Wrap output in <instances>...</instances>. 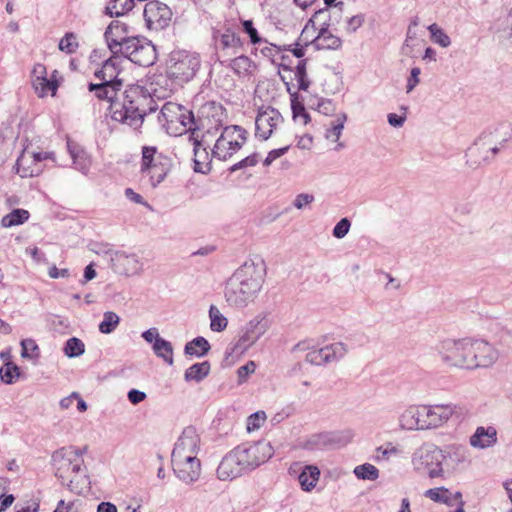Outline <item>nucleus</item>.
Here are the masks:
<instances>
[{
    "label": "nucleus",
    "mask_w": 512,
    "mask_h": 512,
    "mask_svg": "<svg viewBox=\"0 0 512 512\" xmlns=\"http://www.w3.org/2000/svg\"><path fill=\"white\" fill-rule=\"evenodd\" d=\"M311 43L316 49L337 50L342 46V40L332 34L327 27H321Z\"/></svg>",
    "instance_id": "obj_30"
},
{
    "label": "nucleus",
    "mask_w": 512,
    "mask_h": 512,
    "mask_svg": "<svg viewBox=\"0 0 512 512\" xmlns=\"http://www.w3.org/2000/svg\"><path fill=\"white\" fill-rule=\"evenodd\" d=\"M488 138L484 133L466 151V164L470 168H477L482 164L490 163L492 157L488 155Z\"/></svg>",
    "instance_id": "obj_27"
},
{
    "label": "nucleus",
    "mask_w": 512,
    "mask_h": 512,
    "mask_svg": "<svg viewBox=\"0 0 512 512\" xmlns=\"http://www.w3.org/2000/svg\"><path fill=\"white\" fill-rule=\"evenodd\" d=\"M47 77V70L46 67L41 64L37 63L34 65L32 70V84H35L38 81H43L44 78Z\"/></svg>",
    "instance_id": "obj_62"
},
{
    "label": "nucleus",
    "mask_w": 512,
    "mask_h": 512,
    "mask_svg": "<svg viewBox=\"0 0 512 512\" xmlns=\"http://www.w3.org/2000/svg\"><path fill=\"white\" fill-rule=\"evenodd\" d=\"M499 358V351L483 339L472 338L471 370L489 368Z\"/></svg>",
    "instance_id": "obj_19"
},
{
    "label": "nucleus",
    "mask_w": 512,
    "mask_h": 512,
    "mask_svg": "<svg viewBox=\"0 0 512 512\" xmlns=\"http://www.w3.org/2000/svg\"><path fill=\"white\" fill-rule=\"evenodd\" d=\"M141 336L147 343H152L153 345L155 342L162 339V337H160L158 329L155 327H152L144 331Z\"/></svg>",
    "instance_id": "obj_64"
},
{
    "label": "nucleus",
    "mask_w": 512,
    "mask_h": 512,
    "mask_svg": "<svg viewBox=\"0 0 512 512\" xmlns=\"http://www.w3.org/2000/svg\"><path fill=\"white\" fill-rule=\"evenodd\" d=\"M210 349L211 346L208 340L202 336H198L185 344L184 353L188 356L200 358L205 356Z\"/></svg>",
    "instance_id": "obj_35"
},
{
    "label": "nucleus",
    "mask_w": 512,
    "mask_h": 512,
    "mask_svg": "<svg viewBox=\"0 0 512 512\" xmlns=\"http://www.w3.org/2000/svg\"><path fill=\"white\" fill-rule=\"evenodd\" d=\"M243 31L249 36L250 42L253 45L261 46L264 39L259 36L257 29L254 27L252 20L242 21Z\"/></svg>",
    "instance_id": "obj_51"
},
{
    "label": "nucleus",
    "mask_w": 512,
    "mask_h": 512,
    "mask_svg": "<svg viewBox=\"0 0 512 512\" xmlns=\"http://www.w3.org/2000/svg\"><path fill=\"white\" fill-rule=\"evenodd\" d=\"M421 70L419 67H413L410 72V76L407 79L406 92L410 93L420 82L419 75Z\"/></svg>",
    "instance_id": "obj_60"
},
{
    "label": "nucleus",
    "mask_w": 512,
    "mask_h": 512,
    "mask_svg": "<svg viewBox=\"0 0 512 512\" xmlns=\"http://www.w3.org/2000/svg\"><path fill=\"white\" fill-rule=\"evenodd\" d=\"M35 92L39 97H44L48 94V92H52V95L56 93L58 88V84L53 79H48L47 77L43 79V81H38L33 84Z\"/></svg>",
    "instance_id": "obj_48"
},
{
    "label": "nucleus",
    "mask_w": 512,
    "mask_h": 512,
    "mask_svg": "<svg viewBox=\"0 0 512 512\" xmlns=\"http://www.w3.org/2000/svg\"><path fill=\"white\" fill-rule=\"evenodd\" d=\"M346 121L347 115L345 113H340L334 120L331 121L330 127L326 130L325 138L331 142L338 143L336 150L344 147L343 143L339 142V139L341 137Z\"/></svg>",
    "instance_id": "obj_34"
},
{
    "label": "nucleus",
    "mask_w": 512,
    "mask_h": 512,
    "mask_svg": "<svg viewBox=\"0 0 512 512\" xmlns=\"http://www.w3.org/2000/svg\"><path fill=\"white\" fill-rule=\"evenodd\" d=\"M353 473L358 479L375 481L379 477V470L370 463L358 465L354 468Z\"/></svg>",
    "instance_id": "obj_43"
},
{
    "label": "nucleus",
    "mask_w": 512,
    "mask_h": 512,
    "mask_svg": "<svg viewBox=\"0 0 512 512\" xmlns=\"http://www.w3.org/2000/svg\"><path fill=\"white\" fill-rule=\"evenodd\" d=\"M314 200H315V198L312 194L300 193V194L296 195V197L294 198V200L292 202V205L296 209L302 210L305 207L309 206L311 203H313Z\"/></svg>",
    "instance_id": "obj_56"
},
{
    "label": "nucleus",
    "mask_w": 512,
    "mask_h": 512,
    "mask_svg": "<svg viewBox=\"0 0 512 512\" xmlns=\"http://www.w3.org/2000/svg\"><path fill=\"white\" fill-rule=\"evenodd\" d=\"M121 63L122 59L118 54H113L110 58H108L102 65V67L95 71L94 75L97 79L102 82L116 84V82H121L123 84V80L119 78L121 73Z\"/></svg>",
    "instance_id": "obj_28"
},
{
    "label": "nucleus",
    "mask_w": 512,
    "mask_h": 512,
    "mask_svg": "<svg viewBox=\"0 0 512 512\" xmlns=\"http://www.w3.org/2000/svg\"><path fill=\"white\" fill-rule=\"evenodd\" d=\"M200 57L196 53L180 51L173 53L168 66V75L179 83L190 81L200 68Z\"/></svg>",
    "instance_id": "obj_9"
},
{
    "label": "nucleus",
    "mask_w": 512,
    "mask_h": 512,
    "mask_svg": "<svg viewBox=\"0 0 512 512\" xmlns=\"http://www.w3.org/2000/svg\"><path fill=\"white\" fill-rule=\"evenodd\" d=\"M352 438L350 430L321 432L307 438L302 447L310 451L333 449L348 444Z\"/></svg>",
    "instance_id": "obj_14"
},
{
    "label": "nucleus",
    "mask_w": 512,
    "mask_h": 512,
    "mask_svg": "<svg viewBox=\"0 0 512 512\" xmlns=\"http://www.w3.org/2000/svg\"><path fill=\"white\" fill-rule=\"evenodd\" d=\"M158 122L172 136H180L187 131L195 133L193 113L184 106L166 102L158 115Z\"/></svg>",
    "instance_id": "obj_7"
},
{
    "label": "nucleus",
    "mask_w": 512,
    "mask_h": 512,
    "mask_svg": "<svg viewBox=\"0 0 512 512\" xmlns=\"http://www.w3.org/2000/svg\"><path fill=\"white\" fill-rule=\"evenodd\" d=\"M120 323V317L112 311H107L103 315V320L99 324V330L103 334L112 333Z\"/></svg>",
    "instance_id": "obj_45"
},
{
    "label": "nucleus",
    "mask_w": 512,
    "mask_h": 512,
    "mask_svg": "<svg viewBox=\"0 0 512 512\" xmlns=\"http://www.w3.org/2000/svg\"><path fill=\"white\" fill-rule=\"evenodd\" d=\"M55 476L61 480L71 492L80 494L84 475L81 474L83 459L79 449L63 447L52 455Z\"/></svg>",
    "instance_id": "obj_5"
},
{
    "label": "nucleus",
    "mask_w": 512,
    "mask_h": 512,
    "mask_svg": "<svg viewBox=\"0 0 512 512\" xmlns=\"http://www.w3.org/2000/svg\"><path fill=\"white\" fill-rule=\"evenodd\" d=\"M200 450V437L192 426L184 428L177 439L171 456H198Z\"/></svg>",
    "instance_id": "obj_23"
},
{
    "label": "nucleus",
    "mask_w": 512,
    "mask_h": 512,
    "mask_svg": "<svg viewBox=\"0 0 512 512\" xmlns=\"http://www.w3.org/2000/svg\"><path fill=\"white\" fill-rule=\"evenodd\" d=\"M428 30L430 32L431 40L434 43L440 45L443 48H447L448 46H450V37L436 23H433L430 26H428Z\"/></svg>",
    "instance_id": "obj_46"
},
{
    "label": "nucleus",
    "mask_w": 512,
    "mask_h": 512,
    "mask_svg": "<svg viewBox=\"0 0 512 512\" xmlns=\"http://www.w3.org/2000/svg\"><path fill=\"white\" fill-rule=\"evenodd\" d=\"M212 40L215 55L221 63L227 62L230 56L237 54L242 48L239 35L229 27L214 29Z\"/></svg>",
    "instance_id": "obj_11"
},
{
    "label": "nucleus",
    "mask_w": 512,
    "mask_h": 512,
    "mask_svg": "<svg viewBox=\"0 0 512 512\" xmlns=\"http://www.w3.org/2000/svg\"><path fill=\"white\" fill-rule=\"evenodd\" d=\"M269 326L270 323L266 316L261 314L255 316L244 326L236 347L241 350L248 349L267 332Z\"/></svg>",
    "instance_id": "obj_20"
},
{
    "label": "nucleus",
    "mask_w": 512,
    "mask_h": 512,
    "mask_svg": "<svg viewBox=\"0 0 512 512\" xmlns=\"http://www.w3.org/2000/svg\"><path fill=\"white\" fill-rule=\"evenodd\" d=\"M256 364L253 361L247 362L245 365L237 369L238 383L241 384L246 381L247 377L254 373Z\"/></svg>",
    "instance_id": "obj_58"
},
{
    "label": "nucleus",
    "mask_w": 512,
    "mask_h": 512,
    "mask_svg": "<svg viewBox=\"0 0 512 512\" xmlns=\"http://www.w3.org/2000/svg\"><path fill=\"white\" fill-rule=\"evenodd\" d=\"M84 352L85 345L80 339L72 337L66 341L64 346V353L69 358L78 357L82 355Z\"/></svg>",
    "instance_id": "obj_47"
},
{
    "label": "nucleus",
    "mask_w": 512,
    "mask_h": 512,
    "mask_svg": "<svg viewBox=\"0 0 512 512\" xmlns=\"http://www.w3.org/2000/svg\"><path fill=\"white\" fill-rule=\"evenodd\" d=\"M1 380L6 384H12L19 377V368L12 362L6 363L0 368Z\"/></svg>",
    "instance_id": "obj_49"
},
{
    "label": "nucleus",
    "mask_w": 512,
    "mask_h": 512,
    "mask_svg": "<svg viewBox=\"0 0 512 512\" xmlns=\"http://www.w3.org/2000/svg\"><path fill=\"white\" fill-rule=\"evenodd\" d=\"M77 48L78 42L73 33H67L59 42V49L68 54L74 53Z\"/></svg>",
    "instance_id": "obj_52"
},
{
    "label": "nucleus",
    "mask_w": 512,
    "mask_h": 512,
    "mask_svg": "<svg viewBox=\"0 0 512 512\" xmlns=\"http://www.w3.org/2000/svg\"><path fill=\"white\" fill-rule=\"evenodd\" d=\"M326 12H327V10H325V9L317 10L314 13L313 17L307 22V24L303 28L302 33L298 39L299 41L303 42L304 45H308V46L312 45L311 40L315 37L314 33L316 31L315 21L322 15H325Z\"/></svg>",
    "instance_id": "obj_38"
},
{
    "label": "nucleus",
    "mask_w": 512,
    "mask_h": 512,
    "mask_svg": "<svg viewBox=\"0 0 512 512\" xmlns=\"http://www.w3.org/2000/svg\"><path fill=\"white\" fill-rule=\"evenodd\" d=\"M133 6L134 0H110L106 10L111 17H118L130 11Z\"/></svg>",
    "instance_id": "obj_42"
},
{
    "label": "nucleus",
    "mask_w": 512,
    "mask_h": 512,
    "mask_svg": "<svg viewBox=\"0 0 512 512\" xmlns=\"http://www.w3.org/2000/svg\"><path fill=\"white\" fill-rule=\"evenodd\" d=\"M229 67L239 76L247 75L253 68V62L248 56L240 55L230 60Z\"/></svg>",
    "instance_id": "obj_41"
},
{
    "label": "nucleus",
    "mask_w": 512,
    "mask_h": 512,
    "mask_svg": "<svg viewBox=\"0 0 512 512\" xmlns=\"http://www.w3.org/2000/svg\"><path fill=\"white\" fill-rule=\"evenodd\" d=\"M68 152L73 160V165L76 170L82 174H87L91 166V159L87 152L77 144L68 141Z\"/></svg>",
    "instance_id": "obj_31"
},
{
    "label": "nucleus",
    "mask_w": 512,
    "mask_h": 512,
    "mask_svg": "<svg viewBox=\"0 0 512 512\" xmlns=\"http://www.w3.org/2000/svg\"><path fill=\"white\" fill-rule=\"evenodd\" d=\"M308 45H304L303 42L301 41H297L295 44H294V47L292 45H289V46H283V50H288V51H291L292 54L297 57V58H302L304 55H305V48L307 47Z\"/></svg>",
    "instance_id": "obj_63"
},
{
    "label": "nucleus",
    "mask_w": 512,
    "mask_h": 512,
    "mask_svg": "<svg viewBox=\"0 0 512 512\" xmlns=\"http://www.w3.org/2000/svg\"><path fill=\"white\" fill-rule=\"evenodd\" d=\"M289 474L297 477L301 488L309 492L316 486L320 477V470L315 465H303L301 462H294L289 467Z\"/></svg>",
    "instance_id": "obj_26"
},
{
    "label": "nucleus",
    "mask_w": 512,
    "mask_h": 512,
    "mask_svg": "<svg viewBox=\"0 0 512 512\" xmlns=\"http://www.w3.org/2000/svg\"><path fill=\"white\" fill-rule=\"evenodd\" d=\"M307 60L302 59L295 67L294 76L298 83V89L307 91L310 86V81L307 75Z\"/></svg>",
    "instance_id": "obj_44"
},
{
    "label": "nucleus",
    "mask_w": 512,
    "mask_h": 512,
    "mask_svg": "<svg viewBox=\"0 0 512 512\" xmlns=\"http://www.w3.org/2000/svg\"><path fill=\"white\" fill-rule=\"evenodd\" d=\"M266 277V264L261 257L246 260L227 280L224 297L227 304L243 309L258 297Z\"/></svg>",
    "instance_id": "obj_1"
},
{
    "label": "nucleus",
    "mask_w": 512,
    "mask_h": 512,
    "mask_svg": "<svg viewBox=\"0 0 512 512\" xmlns=\"http://www.w3.org/2000/svg\"><path fill=\"white\" fill-rule=\"evenodd\" d=\"M210 368L211 366L208 361L195 363L186 369L184 373V379L187 382H200L209 374Z\"/></svg>",
    "instance_id": "obj_36"
},
{
    "label": "nucleus",
    "mask_w": 512,
    "mask_h": 512,
    "mask_svg": "<svg viewBox=\"0 0 512 512\" xmlns=\"http://www.w3.org/2000/svg\"><path fill=\"white\" fill-rule=\"evenodd\" d=\"M88 89L94 92L98 99L106 100L110 103L109 111L113 120L121 122L135 130L141 127L144 114L139 110L133 97L126 93L121 102L117 99L118 92L122 89L121 82H116L115 85L102 81L97 84L90 83Z\"/></svg>",
    "instance_id": "obj_3"
},
{
    "label": "nucleus",
    "mask_w": 512,
    "mask_h": 512,
    "mask_svg": "<svg viewBox=\"0 0 512 512\" xmlns=\"http://www.w3.org/2000/svg\"><path fill=\"white\" fill-rule=\"evenodd\" d=\"M424 495L434 502L445 503L448 506H453L454 501H460L462 497L460 492L452 493L445 487L428 489Z\"/></svg>",
    "instance_id": "obj_32"
},
{
    "label": "nucleus",
    "mask_w": 512,
    "mask_h": 512,
    "mask_svg": "<svg viewBox=\"0 0 512 512\" xmlns=\"http://www.w3.org/2000/svg\"><path fill=\"white\" fill-rule=\"evenodd\" d=\"M194 141V170L195 172L206 174L210 171V156L205 147L202 146L200 141L192 138Z\"/></svg>",
    "instance_id": "obj_33"
},
{
    "label": "nucleus",
    "mask_w": 512,
    "mask_h": 512,
    "mask_svg": "<svg viewBox=\"0 0 512 512\" xmlns=\"http://www.w3.org/2000/svg\"><path fill=\"white\" fill-rule=\"evenodd\" d=\"M266 420L264 411H257L247 419V430L249 432L259 429Z\"/></svg>",
    "instance_id": "obj_53"
},
{
    "label": "nucleus",
    "mask_w": 512,
    "mask_h": 512,
    "mask_svg": "<svg viewBox=\"0 0 512 512\" xmlns=\"http://www.w3.org/2000/svg\"><path fill=\"white\" fill-rule=\"evenodd\" d=\"M440 477H450L458 468L460 463L466 460V449L462 446H450L445 450L441 449Z\"/></svg>",
    "instance_id": "obj_25"
},
{
    "label": "nucleus",
    "mask_w": 512,
    "mask_h": 512,
    "mask_svg": "<svg viewBox=\"0 0 512 512\" xmlns=\"http://www.w3.org/2000/svg\"><path fill=\"white\" fill-rule=\"evenodd\" d=\"M109 254L112 267L116 272L126 276H134L142 272L144 264L137 254H127L121 251L110 252Z\"/></svg>",
    "instance_id": "obj_22"
},
{
    "label": "nucleus",
    "mask_w": 512,
    "mask_h": 512,
    "mask_svg": "<svg viewBox=\"0 0 512 512\" xmlns=\"http://www.w3.org/2000/svg\"><path fill=\"white\" fill-rule=\"evenodd\" d=\"M152 350L157 357L161 358L168 365H173V346L169 341L164 338L158 340L152 346Z\"/></svg>",
    "instance_id": "obj_37"
},
{
    "label": "nucleus",
    "mask_w": 512,
    "mask_h": 512,
    "mask_svg": "<svg viewBox=\"0 0 512 512\" xmlns=\"http://www.w3.org/2000/svg\"><path fill=\"white\" fill-rule=\"evenodd\" d=\"M364 23V16L362 14L354 15L347 18L345 30L351 34L356 32Z\"/></svg>",
    "instance_id": "obj_57"
},
{
    "label": "nucleus",
    "mask_w": 512,
    "mask_h": 512,
    "mask_svg": "<svg viewBox=\"0 0 512 512\" xmlns=\"http://www.w3.org/2000/svg\"><path fill=\"white\" fill-rule=\"evenodd\" d=\"M120 54L139 66H150L156 60V49L145 38L132 37L124 43Z\"/></svg>",
    "instance_id": "obj_13"
},
{
    "label": "nucleus",
    "mask_w": 512,
    "mask_h": 512,
    "mask_svg": "<svg viewBox=\"0 0 512 512\" xmlns=\"http://www.w3.org/2000/svg\"><path fill=\"white\" fill-rule=\"evenodd\" d=\"M143 17L149 30L159 31L166 28L172 19V10L168 5L158 0H152L145 4Z\"/></svg>",
    "instance_id": "obj_15"
},
{
    "label": "nucleus",
    "mask_w": 512,
    "mask_h": 512,
    "mask_svg": "<svg viewBox=\"0 0 512 512\" xmlns=\"http://www.w3.org/2000/svg\"><path fill=\"white\" fill-rule=\"evenodd\" d=\"M441 460V449L433 444L419 447L412 456L415 470L427 474L430 478L440 477Z\"/></svg>",
    "instance_id": "obj_10"
},
{
    "label": "nucleus",
    "mask_w": 512,
    "mask_h": 512,
    "mask_svg": "<svg viewBox=\"0 0 512 512\" xmlns=\"http://www.w3.org/2000/svg\"><path fill=\"white\" fill-rule=\"evenodd\" d=\"M169 168V160L160 155L156 156L155 147H143L141 171L143 174L149 176L153 187L157 186L165 179Z\"/></svg>",
    "instance_id": "obj_12"
},
{
    "label": "nucleus",
    "mask_w": 512,
    "mask_h": 512,
    "mask_svg": "<svg viewBox=\"0 0 512 512\" xmlns=\"http://www.w3.org/2000/svg\"><path fill=\"white\" fill-rule=\"evenodd\" d=\"M434 351L446 366L471 370L472 338L442 340Z\"/></svg>",
    "instance_id": "obj_6"
},
{
    "label": "nucleus",
    "mask_w": 512,
    "mask_h": 512,
    "mask_svg": "<svg viewBox=\"0 0 512 512\" xmlns=\"http://www.w3.org/2000/svg\"><path fill=\"white\" fill-rule=\"evenodd\" d=\"M21 347H22V352H21V355L22 357H32L33 356V352L35 351H38V346L36 345L35 341L32 340V339H24L21 341Z\"/></svg>",
    "instance_id": "obj_61"
},
{
    "label": "nucleus",
    "mask_w": 512,
    "mask_h": 512,
    "mask_svg": "<svg viewBox=\"0 0 512 512\" xmlns=\"http://www.w3.org/2000/svg\"><path fill=\"white\" fill-rule=\"evenodd\" d=\"M273 454L274 449L266 440L240 444L222 458L217 476L222 481L233 480L265 463Z\"/></svg>",
    "instance_id": "obj_2"
},
{
    "label": "nucleus",
    "mask_w": 512,
    "mask_h": 512,
    "mask_svg": "<svg viewBox=\"0 0 512 512\" xmlns=\"http://www.w3.org/2000/svg\"><path fill=\"white\" fill-rule=\"evenodd\" d=\"M257 46V49H259L260 53L271 61H274L275 57L279 55L281 51H283V47L272 44L266 39H264V42L261 46Z\"/></svg>",
    "instance_id": "obj_50"
},
{
    "label": "nucleus",
    "mask_w": 512,
    "mask_h": 512,
    "mask_svg": "<svg viewBox=\"0 0 512 512\" xmlns=\"http://www.w3.org/2000/svg\"><path fill=\"white\" fill-rule=\"evenodd\" d=\"M209 318L212 331L222 332L226 329L228 320L215 305H211L209 308Z\"/></svg>",
    "instance_id": "obj_40"
},
{
    "label": "nucleus",
    "mask_w": 512,
    "mask_h": 512,
    "mask_svg": "<svg viewBox=\"0 0 512 512\" xmlns=\"http://www.w3.org/2000/svg\"><path fill=\"white\" fill-rule=\"evenodd\" d=\"M351 227V222L348 218H342L333 228V236L337 239L344 238Z\"/></svg>",
    "instance_id": "obj_55"
},
{
    "label": "nucleus",
    "mask_w": 512,
    "mask_h": 512,
    "mask_svg": "<svg viewBox=\"0 0 512 512\" xmlns=\"http://www.w3.org/2000/svg\"><path fill=\"white\" fill-rule=\"evenodd\" d=\"M290 146H291V139H288L287 144L285 146L278 148V149L271 150L268 153L267 157L264 159L263 165L266 167L270 166L276 159H278L281 156H283L284 154H286L288 152V150L290 149Z\"/></svg>",
    "instance_id": "obj_54"
},
{
    "label": "nucleus",
    "mask_w": 512,
    "mask_h": 512,
    "mask_svg": "<svg viewBox=\"0 0 512 512\" xmlns=\"http://www.w3.org/2000/svg\"><path fill=\"white\" fill-rule=\"evenodd\" d=\"M29 218V212L24 209H14L1 220V225L5 228L23 224Z\"/></svg>",
    "instance_id": "obj_39"
},
{
    "label": "nucleus",
    "mask_w": 512,
    "mask_h": 512,
    "mask_svg": "<svg viewBox=\"0 0 512 512\" xmlns=\"http://www.w3.org/2000/svg\"><path fill=\"white\" fill-rule=\"evenodd\" d=\"M259 161L257 154H252L244 158L243 160L235 163L233 166H231L230 171L235 172L237 170L247 168V167H253L255 166Z\"/></svg>",
    "instance_id": "obj_59"
},
{
    "label": "nucleus",
    "mask_w": 512,
    "mask_h": 512,
    "mask_svg": "<svg viewBox=\"0 0 512 512\" xmlns=\"http://www.w3.org/2000/svg\"><path fill=\"white\" fill-rule=\"evenodd\" d=\"M282 123L283 117L277 109L271 106H263L258 110L255 119V135L261 140H267Z\"/></svg>",
    "instance_id": "obj_16"
},
{
    "label": "nucleus",
    "mask_w": 512,
    "mask_h": 512,
    "mask_svg": "<svg viewBox=\"0 0 512 512\" xmlns=\"http://www.w3.org/2000/svg\"><path fill=\"white\" fill-rule=\"evenodd\" d=\"M497 442V431L494 427H477L474 434L470 437L469 443L477 449H486L492 447Z\"/></svg>",
    "instance_id": "obj_29"
},
{
    "label": "nucleus",
    "mask_w": 512,
    "mask_h": 512,
    "mask_svg": "<svg viewBox=\"0 0 512 512\" xmlns=\"http://www.w3.org/2000/svg\"><path fill=\"white\" fill-rule=\"evenodd\" d=\"M247 140V131L236 125L227 126L216 140L212 150L213 156L226 161L232 157Z\"/></svg>",
    "instance_id": "obj_8"
},
{
    "label": "nucleus",
    "mask_w": 512,
    "mask_h": 512,
    "mask_svg": "<svg viewBox=\"0 0 512 512\" xmlns=\"http://www.w3.org/2000/svg\"><path fill=\"white\" fill-rule=\"evenodd\" d=\"M348 351L349 347L344 342H334L320 349L310 350L305 360L312 365L328 364L343 359Z\"/></svg>",
    "instance_id": "obj_17"
},
{
    "label": "nucleus",
    "mask_w": 512,
    "mask_h": 512,
    "mask_svg": "<svg viewBox=\"0 0 512 512\" xmlns=\"http://www.w3.org/2000/svg\"><path fill=\"white\" fill-rule=\"evenodd\" d=\"M175 475L184 483L197 481L201 474V463L198 456H171Z\"/></svg>",
    "instance_id": "obj_18"
},
{
    "label": "nucleus",
    "mask_w": 512,
    "mask_h": 512,
    "mask_svg": "<svg viewBox=\"0 0 512 512\" xmlns=\"http://www.w3.org/2000/svg\"><path fill=\"white\" fill-rule=\"evenodd\" d=\"M460 407L453 404L409 406L399 416V426L404 430L434 429L444 425Z\"/></svg>",
    "instance_id": "obj_4"
},
{
    "label": "nucleus",
    "mask_w": 512,
    "mask_h": 512,
    "mask_svg": "<svg viewBox=\"0 0 512 512\" xmlns=\"http://www.w3.org/2000/svg\"><path fill=\"white\" fill-rule=\"evenodd\" d=\"M53 155L52 152H37L32 154L24 152L17 159L16 172L22 178L38 176L43 171L40 162L45 159H52Z\"/></svg>",
    "instance_id": "obj_21"
},
{
    "label": "nucleus",
    "mask_w": 512,
    "mask_h": 512,
    "mask_svg": "<svg viewBox=\"0 0 512 512\" xmlns=\"http://www.w3.org/2000/svg\"><path fill=\"white\" fill-rule=\"evenodd\" d=\"M128 26L120 20H113L104 33V38L107 47L112 54H119L122 52L124 43L130 40Z\"/></svg>",
    "instance_id": "obj_24"
}]
</instances>
